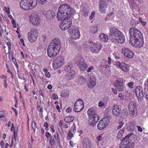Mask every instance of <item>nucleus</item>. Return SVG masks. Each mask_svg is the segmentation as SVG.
Wrapping results in <instances>:
<instances>
[{"mask_svg":"<svg viewBox=\"0 0 148 148\" xmlns=\"http://www.w3.org/2000/svg\"><path fill=\"white\" fill-rule=\"evenodd\" d=\"M68 135L70 138H71L73 136V134L71 131H69Z\"/></svg>","mask_w":148,"mask_h":148,"instance_id":"49","label":"nucleus"},{"mask_svg":"<svg viewBox=\"0 0 148 148\" xmlns=\"http://www.w3.org/2000/svg\"><path fill=\"white\" fill-rule=\"evenodd\" d=\"M112 92L113 93H114V94L115 95H116L117 94V92L116 91L117 89L116 88L115 89L113 88H112Z\"/></svg>","mask_w":148,"mask_h":148,"instance_id":"47","label":"nucleus"},{"mask_svg":"<svg viewBox=\"0 0 148 148\" xmlns=\"http://www.w3.org/2000/svg\"><path fill=\"white\" fill-rule=\"evenodd\" d=\"M7 76H5L3 75H1V78L2 79H6L7 78Z\"/></svg>","mask_w":148,"mask_h":148,"instance_id":"59","label":"nucleus"},{"mask_svg":"<svg viewBox=\"0 0 148 148\" xmlns=\"http://www.w3.org/2000/svg\"><path fill=\"white\" fill-rule=\"evenodd\" d=\"M139 23V22L138 21H136L134 19H132L131 20L130 22L131 25L134 26H136Z\"/></svg>","mask_w":148,"mask_h":148,"instance_id":"31","label":"nucleus"},{"mask_svg":"<svg viewBox=\"0 0 148 148\" xmlns=\"http://www.w3.org/2000/svg\"><path fill=\"white\" fill-rule=\"evenodd\" d=\"M129 32L130 34V44L135 47H142L144 44L142 33L139 30L135 27L130 28Z\"/></svg>","mask_w":148,"mask_h":148,"instance_id":"3","label":"nucleus"},{"mask_svg":"<svg viewBox=\"0 0 148 148\" xmlns=\"http://www.w3.org/2000/svg\"><path fill=\"white\" fill-rule=\"evenodd\" d=\"M29 20L30 23L35 25H38L40 22V20L38 16L36 13L32 12L29 16Z\"/></svg>","mask_w":148,"mask_h":148,"instance_id":"14","label":"nucleus"},{"mask_svg":"<svg viewBox=\"0 0 148 148\" xmlns=\"http://www.w3.org/2000/svg\"><path fill=\"white\" fill-rule=\"evenodd\" d=\"M122 136L120 134H119L118 133V135L116 137V138L117 139H119L122 137Z\"/></svg>","mask_w":148,"mask_h":148,"instance_id":"58","label":"nucleus"},{"mask_svg":"<svg viewBox=\"0 0 148 148\" xmlns=\"http://www.w3.org/2000/svg\"><path fill=\"white\" fill-rule=\"evenodd\" d=\"M137 128H138V130L140 132H142L143 131V129H142V128L139 126H137Z\"/></svg>","mask_w":148,"mask_h":148,"instance_id":"54","label":"nucleus"},{"mask_svg":"<svg viewBox=\"0 0 148 148\" xmlns=\"http://www.w3.org/2000/svg\"><path fill=\"white\" fill-rule=\"evenodd\" d=\"M95 14V12L94 11H93L91 12V14L90 16V19L91 20L93 18Z\"/></svg>","mask_w":148,"mask_h":148,"instance_id":"43","label":"nucleus"},{"mask_svg":"<svg viewBox=\"0 0 148 148\" xmlns=\"http://www.w3.org/2000/svg\"><path fill=\"white\" fill-rule=\"evenodd\" d=\"M74 119V117L70 116L65 117L64 119V121L68 123L70 122H72Z\"/></svg>","mask_w":148,"mask_h":148,"instance_id":"29","label":"nucleus"},{"mask_svg":"<svg viewBox=\"0 0 148 148\" xmlns=\"http://www.w3.org/2000/svg\"><path fill=\"white\" fill-rule=\"evenodd\" d=\"M72 110V108L71 107H68L66 110V112L69 113L71 112V111Z\"/></svg>","mask_w":148,"mask_h":148,"instance_id":"52","label":"nucleus"},{"mask_svg":"<svg viewBox=\"0 0 148 148\" xmlns=\"http://www.w3.org/2000/svg\"><path fill=\"white\" fill-rule=\"evenodd\" d=\"M78 65L81 71H84L87 68V64L85 62V60L84 59L80 58H79L78 61Z\"/></svg>","mask_w":148,"mask_h":148,"instance_id":"18","label":"nucleus"},{"mask_svg":"<svg viewBox=\"0 0 148 148\" xmlns=\"http://www.w3.org/2000/svg\"><path fill=\"white\" fill-rule=\"evenodd\" d=\"M38 1L39 3L41 5H44L46 2L47 0H37Z\"/></svg>","mask_w":148,"mask_h":148,"instance_id":"36","label":"nucleus"},{"mask_svg":"<svg viewBox=\"0 0 148 148\" xmlns=\"http://www.w3.org/2000/svg\"><path fill=\"white\" fill-rule=\"evenodd\" d=\"M37 4V0H22L20 3V6L21 9L28 10L34 8Z\"/></svg>","mask_w":148,"mask_h":148,"instance_id":"7","label":"nucleus"},{"mask_svg":"<svg viewBox=\"0 0 148 148\" xmlns=\"http://www.w3.org/2000/svg\"><path fill=\"white\" fill-rule=\"evenodd\" d=\"M60 139L59 138V136L58 133H57V141L58 144H60Z\"/></svg>","mask_w":148,"mask_h":148,"instance_id":"45","label":"nucleus"},{"mask_svg":"<svg viewBox=\"0 0 148 148\" xmlns=\"http://www.w3.org/2000/svg\"><path fill=\"white\" fill-rule=\"evenodd\" d=\"M125 80L122 78H117L114 82V86L119 92L123 91L125 90V86L123 82Z\"/></svg>","mask_w":148,"mask_h":148,"instance_id":"10","label":"nucleus"},{"mask_svg":"<svg viewBox=\"0 0 148 148\" xmlns=\"http://www.w3.org/2000/svg\"><path fill=\"white\" fill-rule=\"evenodd\" d=\"M127 85L130 88H133L134 83L133 82H130L128 83Z\"/></svg>","mask_w":148,"mask_h":148,"instance_id":"38","label":"nucleus"},{"mask_svg":"<svg viewBox=\"0 0 148 148\" xmlns=\"http://www.w3.org/2000/svg\"><path fill=\"white\" fill-rule=\"evenodd\" d=\"M97 30V27H92L91 28L90 32L91 33H95Z\"/></svg>","mask_w":148,"mask_h":148,"instance_id":"33","label":"nucleus"},{"mask_svg":"<svg viewBox=\"0 0 148 148\" xmlns=\"http://www.w3.org/2000/svg\"><path fill=\"white\" fill-rule=\"evenodd\" d=\"M55 141L54 140L53 138H52L51 137L49 140V144L51 146H53L54 144V143Z\"/></svg>","mask_w":148,"mask_h":148,"instance_id":"35","label":"nucleus"},{"mask_svg":"<svg viewBox=\"0 0 148 148\" xmlns=\"http://www.w3.org/2000/svg\"><path fill=\"white\" fill-rule=\"evenodd\" d=\"M12 109L13 111L14 112L16 115L18 113L17 111H16V109L14 108H12Z\"/></svg>","mask_w":148,"mask_h":148,"instance_id":"62","label":"nucleus"},{"mask_svg":"<svg viewBox=\"0 0 148 148\" xmlns=\"http://www.w3.org/2000/svg\"><path fill=\"white\" fill-rule=\"evenodd\" d=\"M51 128L52 131L53 132H55V130L54 129V127H53V125H51Z\"/></svg>","mask_w":148,"mask_h":148,"instance_id":"63","label":"nucleus"},{"mask_svg":"<svg viewBox=\"0 0 148 148\" xmlns=\"http://www.w3.org/2000/svg\"><path fill=\"white\" fill-rule=\"evenodd\" d=\"M89 119L88 124L92 126H94L98 122L99 119L98 115L96 113L95 110L93 108H89L87 111Z\"/></svg>","mask_w":148,"mask_h":148,"instance_id":"6","label":"nucleus"},{"mask_svg":"<svg viewBox=\"0 0 148 148\" xmlns=\"http://www.w3.org/2000/svg\"><path fill=\"white\" fill-rule=\"evenodd\" d=\"M111 118L110 116H108L100 120L97 125L98 129L102 130L106 127L109 125Z\"/></svg>","mask_w":148,"mask_h":148,"instance_id":"9","label":"nucleus"},{"mask_svg":"<svg viewBox=\"0 0 148 148\" xmlns=\"http://www.w3.org/2000/svg\"><path fill=\"white\" fill-rule=\"evenodd\" d=\"M82 144L84 148H90L92 147L91 141L87 138H86L83 140Z\"/></svg>","mask_w":148,"mask_h":148,"instance_id":"22","label":"nucleus"},{"mask_svg":"<svg viewBox=\"0 0 148 148\" xmlns=\"http://www.w3.org/2000/svg\"><path fill=\"white\" fill-rule=\"evenodd\" d=\"M84 108V103L81 99H78L74 106L73 110L75 112H78L82 110Z\"/></svg>","mask_w":148,"mask_h":148,"instance_id":"17","label":"nucleus"},{"mask_svg":"<svg viewBox=\"0 0 148 148\" xmlns=\"http://www.w3.org/2000/svg\"><path fill=\"white\" fill-rule=\"evenodd\" d=\"M36 124L35 122H34L32 123V128L34 130H36Z\"/></svg>","mask_w":148,"mask_h":148,"instance_id":"42","label":"nucleus"},{"mask_svg":"<svg viewBox=\"0 0 148 148\" xmlns=\"http://www.w3.org/2000/svg\"><path fill=\"white\" fill-rule=\"evenodd\" d=\"M64 60L63 57L62 56H59L57 57L53 61V67L56 69L61 67L64 63Z\"/></svg>","mask_w":148,"mask_h":148,"instance_id":"11","label":"nucleus"},{"mask_svg":"<svg viewBox=\"0 0 148 148\" xmlns=\"http://www.w3.org/2000/svg\"><path fill=\"white\" fill-rule=\"evenodd\" d=\"M121 64V63L119 62H115L114 64L118 68H119L120 69Z\"/></svg>","mask_w":148,"mask_h":148,"instance_id":"37","label":"nucleus"},{"mask_svg":"<svg viewBox=\"0 0 148 148\" xmlns=\"http://www.w3.org/2000/svg\"><path fill=\"white\" fill-rule=\"evenodd\" d=\"M93 69V66H90L87 69V72H90Z\"/></svg>","mask_w":148,"mask_h":148,"instance_id":"51","label":"nucleus"},{"mask_svg":"<svg viewBox=\"0 0 148 148\" xmlns=\"http://www.w3.org/2000/svg\"><path fill=\"white\" fill-rule=\"evenodd\" d=\"M136 103L134 101H131L128 105L129 114L132 117L135 116L137 113V110L136 108Z\"/></svg>","mask_w":148,"mask_h":148,"instance_id":"13","label":"nucleus"},{"mask_svg":"<svg viewBox=\"0 0 148 148\" xmlns=\"http://www.w3.org/2000/svg\"><path fill=\"white\" fill-rule=\"evenodd\" d=\"M103 134H101L100 135H99L97 137V139L99 141H100L102 140V136Z\"/></svg>","mask_w":148,"mask_h":148,"instance_id":"44","label":"nucleus"},{"mask_svg":"<svg viewBox=\"0 0 148 148\" xmlns=\"http://www.w3.org/2000/svg\"><path fill=\"white\" fill-rule=\"evenodd\" d=\"M0 145H1V147L2 148H3L4 147V142L2 140L0 142Z\"/></svg>","mask_w":148,"mask_h":148,"instance_id":"57","label":"nucleus"},{"mask_svg":"<svg viewBox=\"0 0 148 148\" xmlns=\"http://www.w3.org/2000/svg\"><path fill=\"white\" fill-rule=\"evenodd\" d=\"M45 74L46 76V77L48 78H49L50 77V74L49 72H47L45 73Z\"/></svg>","mask_w":148,"mask_h":148,"instance_id":"55","label":"nucleus"},{"mask_svg":"<svg viewBox=\"0 0 148 148\" xmlns=\"http://www.w3.org/2000/svg\"><path fill=\"white\" fill-rule=\"evenodd\" d=\"M121 117L123 119L126 118L128 115V113L127 109H123L121 112Z\"/></svg>","mask_w":148,"mask_h":148,"instance_id":"26","label":"nucleus"},{"mask_svg":"<svg viewBox=\"0 0 148 148\" xmlns=\"http://www.w3.org/2000/svg\"><path fill=\"white\" fill-rule=\"evenodd\" d=\"M112 114L115 116H118L120 114V111L117 105H114L112 107Z\"/></svg>","mask_w":148,"mask_h":148,"instance_id":"23","label":"nucleus"},{"mask_svg":"<svg viewBox=\"0 0 148 148\" xmlns=\"http://www.w3.org/2000/svg\"><path fill=\"white\" fill-rule=\"evenodd\" d=\"M138 21L139 22H140L143 26L145 25L146 24V22H144L142 21V20L141 18L139 17L138 19Z\"/></svg>","mask_w":148,"mask_h":148,"instance_id":"41","label":"nucleus"},{"mask_svg":"<svg viewBox=\"0 0 148 148\" xmlns=\"http://www.w3.org/2000/svg\"><path fill=\"white\" fill-rule=\"evenodd\" d=\"M55 16V13L52 10L48 11L46 14V17L47 18L50 20H53Z\"/></svg>","mask_w":148,"mask_h":148,"instance_id":"21","label":"nucleus"},{"mask_svg":"<svg viewBox=\"0 0 148 148\" xmlns=\"http://www.w3.org/2000/svg\"><path fill=\"white\" fill-rule=\"evenodd\" d=\"M98 106L99 107L104 106V104L101 101H100L99 103Z\"/></svg>","mask_w":148,"mask_h":148,"instance_id":"50","label":"nucleus"},{"mask_svg":"<svg viewBox=\"0 0 148 148\" xmlns=\"http://www.w3.org/2000/svg\"><path fill=\"white\" fill-rule=\"evenodd\" d=\"M122 53L125 57L128 58H132L134 56V53L130 50L127 48H124L122 50Z\"/></svg>","mask_w":148,"mask_h":148,"instance_id":"19","label":"nucleus"},{"mask_svg":"<svg viewBox=\"0 0 148 148\" xmlns=\"http://www.w3.org/2000/svg\"><path fill=\"white\" fill-rule=\"evenodd\" d=\"M75 72L73 70H71L65 76V79L67 81L71 80L75 77Z\"/></svg>","mask_w":148,"mask_h":148,"instance_id":"24","label":"nucleus"},{"mask_svg":"<svg viewBox=\"0 0 148 148\" xmlns=\"http://www.w3.org/2000/svg\"><path fill=\"white\" fill-rule=\"evenodd\" d=\"M47 88L49 89H51L52 88V86L51 85H49L47 86Z\"/></svg>","mask_w":148,"mask_h":148,"instance_id":"64","label":"nucleus"},{"mask_svg":"<svg viewBox=\"0 0 148 148\" xmlns=\"http://www.w3.org/2000/svg\"><path fill=\"white\" fill-rule=\"evenodd\" d=\"M134 133L131 132L123 138L119 145L120 148H134L135 144L132 142H130L129 140H131L134 139Z\"/></svg>","mask_w":148,"mask_h":148,"instance_id":"5","label":"nucleus"},{"mask_svg":"<svg viewBox=\"0 0 148 148\" xmlns=\"http://www.w3.org/2000/svg\"><path fill=\"white\" fill-rule=\"evenodd\" d=\"M28 34L29 40L30 42H33L36 40L38 36V31L37 29L32 28Z\"/></svg>","mask_w":148,"mask_h":148,"instance_id":"12","label":"nucleus"},{"mask_svg":"<svg viewBox=\"0 0 148 148\" xmlns=\"http://www.w3.org/2000/svg\"><path fill=\"white\" fill-rule=\"evenodd\" d=\"M73 65L70 63H68L64 67V70L66 72H69L70 71H71L73 68Z\"/></svg>","mask_w":148,"mask_h":148,"instance_id":"27","label":"nucleus"},{"mask_svg":"<svg viewBox=\"0 0 148 148\" xmlns=\"http://www.w3.org/2000/svg\"><path fill=\"white\" fill-rule=\"evenodd\" d=\"M51 136V134L49 132H47L46 133V136L48 139Z\"/></svg>","mask_w":148,"mask_h":148,"instance_id":"48","label":"nucleus"},{"mask_svg":"<svg viewBox=\"0 0 148 148\" xmlns=\"http://www.w3.org/2000/svg\"><path fill=\"white\" fill-rule=\"evenodd\" d=\"M87 78L88 82L87 83L88 87L90 88H92L96 85V80L95 77L90 75H88Z\"/></svg>","mask_w":148,"mask_h":148,"instance_id":"20","label":"nucleus"},{"mask_svg":"<svg viewBox=\"0 0 148 148\" xmlns=\"http://www.w3.org/2000/svg\"><path fill=\"white\" fill-rule=\"evenodd\" d=\"M84 9L82 10V15L85 17L88 16V13L89 12V10L88 9H86L84 8Z\"/></svg>","mask_w":148,"mask_h":148,"instance_id":"30","label":"nucleus"},{"mask_svg":"<svg viewBox=\"0 0 148 148\" xmlns=\"http://www.w3.org/2000/svg\"><path fill=\"white\" fill-rule=\"evenodd\" d=\"M61 47V42L57 38L53 40L48 47L47 51L48 56L50 58L56 56L59 53Z\"/></svg>","mask_w":148,"mask_h":148,"instance_id":"4","label":"nucleus"},{"mask_svg":"<svg viewBox=\"0 0 148 148\" xmlns=\"http://www.w3.org/2000/svg\"><path fill=\"white\" fill-rule=\"evenodd\" d=\"M7 115V113L6 111H2L0 112V118L2 117H4Z\"/></svg>","mask_w":148,"mask_h":148,"instance_id":"32","label":"nucleus"},{"mask_svg":"<svg viewBox=\"0 0 148 148\" xmlns=\"http://www.w3.org/2000/svg\"><path fill=\"white\" fill-rule=\"evenodd\" d=\"M39 92L40 94V95H41L43 97L44 96V93L42 92V91L41 90H40V91H39Z\"/></svg>","mask_w":148,"mask_h":148,"instance_id":"61","label":"nucleus"},{"mask_svg":"<svg viewBox=\"0 0 148 148\" xmlns=\"http://www.w3.org/2000/svg\"><path fill=\"white\" fill-rule=\"evenodd\" d=\"M99 38L101 41L104 42H107L109 39L114 43L121 44L123 43L125 40L123 34L117 28L114 27L110 29L108 37L106 34L102 33L99 35Z\"/></svg>","mask_w":148,"mask_h":148,"instance_id":"2","label":"nucleus"},{"mask_svg":"<svg viewBox=\"0 0 148 148\" xmlns=\"http://www.w3.org/2000/svg\"><path fill=\"white\" fill-rule=\"evenodd\" d=\"M119 125L118 126L117 129L118 130L121 129L124 124V122L122 121H119L118 122Z\"/></svg>","mask_w":148,"mask_h":148,"instance_id":"34","label":"nucleus"},{"mask_svg":"<svg viewBox=\"0 0 148 148\" xmlns=\"http://www.w3.org/2000/svg\"><path fill=\"white\" fill-rule=\"evenodd\" d=\"M136 96L138 98L139 101H141L145 96L148 93V89L146 88L145 86L143 89L142 87L140 86H138L135 89Z\"/></svg>","mask_w":148,"mask_h":148,"instance_id":"8","label":"nucleus"},{"mask_svg":"<svg viewBox=\"0 0 148 148\" xmlns=\"http://www.w3.org/2000/svg\"><path fill=\"white\" fill-rule=\"evenodd\" d=\"M69 33L71 34V38L73 39H76L79 38L80 33L78 29L76 27H73L72 29H69Z\"/></svg>","mask_w":148,"mask_h":148,"instance_id":"15","label":"nucleus"},{"mask_svg":"<svg viewBox=\"0 0 148 148\" xmlns=\"http://www.w3.org/2000/svg\"><path fill=\"white\" fill-rule=\"evenodd\" d=\"M14 129V125L13 123L12 124V126L11 127V130L12 131V130Z\"/></svg>","mask_w":148,"mask_h":148,"instance_id":"60","label":"nucleus"},{"mask_svg":"<svg viewBox=\"0 0 148 148\" xmlns=\"http://www.w3.org/2000/svg\"><path fill=\"white\" fill-rule=\"evenodd\" d=\"M102 47V45L100 43L97 42L92 44L90 47V49L94 53H99Z\"/></svg>","mask_w":148,"mask_h":148,"instance_id":"16","label":"nucleus"},{"mask_svg":"<svg viewBox=\"0 0 148 148\" xmlns=\"http://www.w3.org/2000/svg\"><path fill=\"white\" fill-rule=\"evenodd\" d=\"M120 69L125 73L128 72L130 69L129 65L125 64L124 62H121V64Z\"/></svg>","mask_w":148,"mask_h":148,"instance_id":"25","label":"nucleus"},{"mask_svg":"<svg viewBox=\"0 0 148 148\" xmlns=\"http://www.w3.org/2000/svg\"><path fill=\"white\" fill-rule=\"evenodd\" d=\"M119 97H120V99H121L124 98V96L122 95V93H120L119 95Z\"/></svg>","mask_w":148,"mask_h":148,"instance_id":"56","label":"nucleus"},{"mask_svg":"<svg viewBox=\"0 0 148 148\" xmlns=\"http://www.w3.org/2000/svg\"><path fill=\"white\" fill-rule=\"evenodd\" d=\"M108 64H110L111 63V58L110 57H108Z\"/></svg>","mask_w":148,"mask_h":148,"instance_id":"53","label":"nucleus"},{"mask_svg":"<svg viewBox=\"0 0 148 148\" xmlns=\"http://www.w3.org/2000/svg\"><path fill=\"white\" fill-rule=\"evenodd\" d=\"M107 7L105 3H103L100 4L99 5V10L102 13H104L106 12L105 9Z\"/></svg>","mask_w":148,"mask_h":148,"instance_id":"28","label":"nucleus"},{"mask_svg":"<svg viewBox=\"0 0 148 148\" xmlns=\"http://www.w3.org/2000/svg\"><path fill=\"white\" fill-rule=\"evenodd\" d=\"M73 12V9L68 4L62 5L59 7L56 17L59 21H62L60 25L62 30H67L71 27V20L69 18Z\"/></svg>","mask_w":148,"mask_h":148,"instance_id":"1","label":"nucleus"},{"mask_svg":"<svg viewBox=\"0 0 148 148\" xmlns=\"http://www.w3.org/2000/svg\"><path fill=\"white\" fill-rule=\"evenodd\" d=\"M53 97L55 100H57L58 99V97L57 96V95L56 94L54 93H53Z\"/></svg>","mask_w":148,"mask_h":148,"instance_id":"46","label":"nucleus"},{"mask_svg":"<svg viewBox=\"0 0 148 148\" xmlns=\"http://www.w3.org/2000/svg\"><path fill=\"white\" fill-rule=\"evenodd\" d=\"M125 128L123 127L122 128V130H120L118 132V134H119L121 135L122 136H123V134L124 133V131H125Z\"/></svg>","mask_w":148,"mask_h":148,"instance_id":"40","label":"nucleus"},{"mask_svg":"<svg viewBox=\"0 0 148 148\" xmlns=\"http://www.w3.org/2000/svg\"><path fill=\"white\" fill-rule=\"evenodd\" d=\"M37 110L41 112V114L42 116V111H43V109L42 107H41L40 106H37Z\"/></svg>","mask_w":148,"mask_h":148,"instance_id":"39","label":"nucleus"}]
</instances>
